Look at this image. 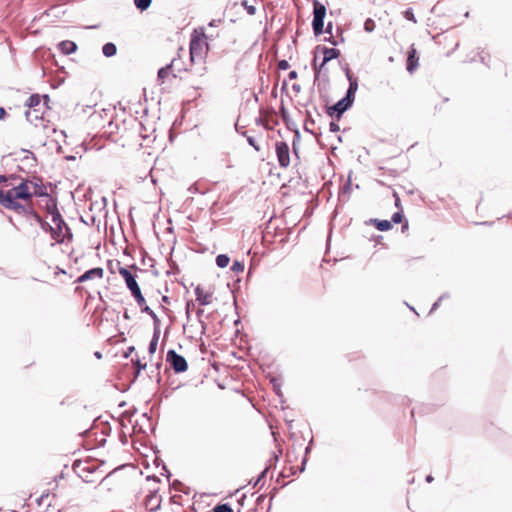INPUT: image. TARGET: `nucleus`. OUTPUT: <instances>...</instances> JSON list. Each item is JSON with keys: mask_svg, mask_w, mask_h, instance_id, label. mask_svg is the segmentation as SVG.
Masks as SVG:
<instances>
[{"mask_svg": "<svg viewBox=\"0 0 512 512\" xmlns=\"http://www.w3.org/2000/svg\"><path fill=\"white\" fill-rule=\"evenodd\" d=\"M118 272L125 280L126 286L135 298L137 304L142 306L145 303V298L142 295L141 289L135 279V276L130 272L129 269L125 267H119Z\"/></svg>", "mask_w": 512, "mask_h": 512, "instance_id": "nucleus-1", "label": "nucleus"}, {"mask_svg": "<svg viewBox=\"0 0 512 512\" xmlns=\"http://www.w3.org/2000/svg\"><path fill=\"white\" fill-rule=\"evenodd\" d=\"M208 39L209 36L202 33L201 36L192 35L190 41V58L191 61H195L196 58L202 59L208 50V44L203 41V39Z\"/></svg>", "mask_w": 512, "mask_h": 512, "instance_id": "nucleus-2", "label": "nucleus"}, {"mask_svg": "<svg viewBox=\"0 0 512 512\" xmlns=\"http://www.w3.org/2000/svg\"><path fill=\"white\" fill-rule=\"evenodd\" d=\"M37 220L40 222L43 229L49 228L52 238L58 242H62L66 236L72 237L70 228L63 220V224L56 223L54 226L49 225L47 222H42L41 218L36 215Z\"/></svg>", "mask_w": 512, "mask_h": 512, "instance_id": "nucleus-3", "label": "nucleus"}, {"mask_svg": "<svg viewBox=\"0 0 512 512\" xmlns=\"http://www.w3.org/2000/svg\"><path fill=\"white\" fill-rule=\"evenodd\" d=\"M166 361L169 363L175 373H183L188 369V363L186 359L173 349L168 350Z\"/></svg>", "mask_w": 512, "mask_h": 512, "instance_id": "nucleus-4", "label": "nucleus"}, {"mask_svg": "<svg viewBox=\"0 0 512 512\" xmlns=\"http://www.w3.org/2000/svg\"><path fill=\"white\" fill-rule=\"evenodd\" d=\"M354 100L345 95L341 100L327 108V114L340 119L342 115L353 105Z\"/></svg>", "mask_w": 512, "mask_h": 512, "instance_id": "nucleus-5", "label": "nucleus"}, {"mask_svg": "<svg viewBox=\"0 0 512 512\" xmlns=\"http://www.w3.org/2000/svg\"><path fill=\"white\" fill-rule=\"evenodd\" d=\"M13 189H9L7 191H0V203L7 209H12L15 211H19L24 209V207L18 203V197L15 195Z\"/></svg>", "mask_w": 512, "mask_h": 512, "instance_id": "nucleus-6", "label": "nucleus"}, {"mask_svg": "<svg viewBox=\"0 0 512 512\" xmlns=\"http://www.w3.org/2000/svg\"><path fill=\"white\" fill-rule=\"evenodd\" d=\"M276 155L279 165L286 168L290 164L289 146L286 142L280 141L276 143Z\"/></svg>", "mask_w": 512, "mask_h": 512, "instance_id": "nucleus-7", "label": "nucleus"}, {"mask_svg": "<svg viewBox=\"0 0 512 512\" xmlns=\"http://www.w3.org/2000/svg\"><path fill=\"white\" fill-rule=\"evenodd\" d=\"M160 506V496H158L157 491H151L145 498V507L151 512H156L160 509Z\"/></svg>", "mask_w": 512, "mask_h": 512, "instance_id": "nucleus-8", "label": "nucleus"}, {"mask_svg": "<svg viewBox=\"0 0 512 512\" xmlns=\"http://www.w3.org/2000/svg\"><path fill=\"white\" fill-rule=\"evenodd\" d=\"M320 127L316 119H304V131L314 137L320 143Z\"/></svg>", "mask_w": 512, "mask_h": 512, "instance_id": "nucleus-9", "label": "nucleus"}, {"mask_svg": "<svg viewBox=\"0 0 512 512\" xmlns=\"http://www.w3.org/2000/svg\"><path fill=\"white\" fill-rule=\"evenodd\" d=\"M104 270L101 267H95L85 271L82 275L77 278L78 283H83L93 278L101 279L103 277Z\"/></svg>", "mask_w": 512, "mask_h": 512, "instance_id": "nucleus-10", "label": "nucleus"}, {"mask_svg": "<svg viewBox=\"0 0 512 512\" xmlns=\"http://www.w3.org/2000/svg\"><path fill=\"white\" fill-rule=\"evenodd\" d=\"M312 28L315 36L320 35V1L313 0V20Z\"/></svg>", "mask_w": 512, "mask_h": 512, "instance_id": "nucleus-11", "label": "nucleus"}, {"mask_svg": "<svg viewBox=\"0 0 512 512\" xmlns=\"http://www.w3.org/2000/svg\"><path fill=\"white\" fill-rule=\"evenodd\" d=\"M416 55V49L414 48V46H411L407 56V71L409 73H413L414 70L418 67V57Z\"/></svg>", "mask_w": 512, "mask_h": 512, "instance_id": "nucleus-12", "label": "nucleus"}, {"mask_svg": "<svg viewBox=\"0 0 512 512\" xmlns=\"http://www.w3.org/2000/svg\"><path fill=\"white\" fill-rule=\"evenodd\" d=\"M12 189L16 193V197H18L19 199L27 200L30 199L32 196V193L29 191V186L27 182H22Z\"/></svg>", "mask_w": 512, "mask_h": 512, "instance_id": "nucleus-13", "label": "nucleus"}, {"mask_svg": "<svg viewBox=\"0 0 512 512\" xmlns=\"http://www.w3.org/2000/svg\"><path fill=\"white\" fill-rule=\"evenodd\" d=\"M346 76H347V79L349 81V87H348L345 95H347L350 98H352L353 100H355V94H356V91L358 89V81H357V79L355 77H353L350 74V71H349L348 68L346 69Z\"/></svg>", "mask_w": 512, "mask_h": 512, "instance_id": "nucleus-14", "label": "nucleus"}, {"mask_svg": "<svg viewBox=\"0 0 512 512\" xmlns=\"http://www.w3.org/2000/svg\"><path fill=\"white\" fill-rule=\"evenodd\" d=\"M195 295H196L197 301L201 305H209L211 303L212 293L204 292L200 286H197L195 288Z\"/></svg>", "mask_w": 512, "mask_h": 512, "instance_id": "nucleus-15", "label": "nucleus"}, {"mask_svg": "<svg viewBox=\"0 0 512 512\" xmlns=\"http://www.w3.org/2000/svg\"><path fill=\"white\" fill-rule=\"evenodd\" d=\"M322 67L330 60L336 59L340 52L336 48H322Z\"/></svg>", "mask_w": 512, "mask_h": 512, "instance_id": "nucleus-16", "label": "nucleus"}, {"mask_svg": "<svg viewBox=\"0 0 512 512\" xmlns=\"http://www.w3.org/2000/svg\"><path fill=\"white\" fill-rule=\"evenodd\" d=\"M58 48L60 49V51L65 54V55H69V54H72L74 53L76 50H77V45L75 42L73 41H70V40H64V41H61L59 44H58Z\"/></svg>", "mask_w": 512, "mask_h": 512, "instance_id": "nucleus-17", "label": "nucleus"}, {"mask_svg": "<svg viewBox=\"0 0 512 512\" xmlns=\"http://www.w3.org/2000/svg\"><path fill=\"white\" fill-rule=\"evenodd\" d=\"M325 15H326V8H325V6L322 4V34H323V33H327V34H329V35H330V36H329V38H328V37H324L323 41H329L332 45H337V42L332 40V32H331V30H332V23H331V22H329V23L327 24L326 29H325V30L323 29V27H324V18H325Z\"/></svg>", "mask_w": 512, "mask_h": 512, "instance_id": "nucleus-18", "label": "nucleus"}, {"mask_svg": "<svg viewBox=\"0 0 512 512\" xmlns=\"http://www.w3.org/2000/svg\"><path fill=\"white\" fill-rule=\"evenodd\" d=\"M102 53L106 57H112L117 53V47L114 43L108 42L103 45L102 47Z\"/></svg>", "mask_w": 512, "mask_h": 512, "instance_id": "nucleus-19", "label": "nucleus"}, {"mask_svg": "<svg viewBox=\"0 0 512 512\" xmlns=\"http://www.w3.org/2000/svg\"><path fill=\"white\" fill-rule=\"evenodd\" d=\"M372 222L379 231H388L392 228V223L388 220L373 219Z\"/></svg>", "mask_w": 512, "mask_h": 512, "instance_id": "nucleus-20", "label": "nucleus"}, {"mask_svg": "<svg viewBox=\"0 0 512 512\" xmlns=\"http://www.w3.org/2000/svg\"><path fill=\"white\" fill-rule=\"evenodd\" d=\"M49 213L51 215V222L53 223V225L56 223L63 224V218L58 209L56 208V206H54L52 209H49Z\"/></svg>", "mask_w": 512, "mask_h": 512, "instance_id": "nucleus-21", "label": "nucleus"}, {"mask_svg": "<svg viewBox=\"0 0 512 512\" xmlns=\"http://www.w3.org/2000/svg\"><path fill=\"white\" fill-rule=\"evenodd\" d=\"M320 51V46H316L315 49H314V53H315V56H314V60H313V67H314V73H315V84L317 83L319 77H320V67L317 65V55H318V52Z\"/></svg>", "mask_w": 512, "mask_h": 512, "instance_id": "nucleus-22", "label": "nucleus"}, {"mask_svg": "<svg viewBox=\"0 0 512 512\" xmlns=\"http://www.w3.org/2000/svg\"><path fill=\"white\" fill-rule=\"evenodd\" d=\"M230 262V258L226 255V254H219L217 257H216V265L219 267V268H225L228 266Z\"/></svg>", "mask_w": 512, "mask_h": 512, "instance_id": "nucleus-23", "label": "nucleus"}, {"mask_svg": "<svg viewBox=\"0 0 512 512\" xmlns=\"http://www.w3.org/2000/svg\"><path fill=\"white\" fill-rule=\"evenodd\" d=\"M135 7L140 11L147 10L152 3V0H133Z\"/></svg>", "mask_w": 512, "mask_h": 512, "instance_id": "nucleus-24", "label": "nucleus"}, {"mask_svg": "<svg viewBox=\"0 0 512 512\" xmlns=\"http://www.w3.org/2000/svg\"><path fill=\"white\" fill-rule=\"evenodd\" d=\"M141 307V311L143 313H146L148 314L152 319H153V323H159L160 322V319L158 318V316L155 314V312L150 309L149 306H147L145 303L140 306Z\"/></svg>", "mask_w": 512, "mask_h": 512, "instance_id": "nucleus-25", "label": "nucleus"}, {"mask_svg": "<svg viewBox=\"0 0 512 512\" xmlns=\"http://www.w3.org/2000/svg\"><path fill=\"white\" fill-rule=\"evenodd\" d=\"M319 117H320V113L318 112L316 106H313L312 110L309 109V108L306 109V117H305V119H316V122H318Z\"/></svg>", "mask_w": 512, "mask_h": 512, "instance_id": "nucleus-26", "label": "nucleus"}, {"mask_svg": "<svg viewBox=\"0 0 512 512\" xmlns=\"http://www.w3.org/2000/svg\"><path fill=\"white\" fill-rule=\"evenodd\" d=\"M173 62L174 61H172L170 64L166 65L165 67H162V68L159 69V71H158V78L159 79L163 80V79H165L168 76L169 71H170V69H171V67L173 65Z\"/></svg>", "mask_w": 512, "mask_h": 512, "instance_id": "nucleus-27", "label": "nucleus"}, {"mask_svg": "<svg viewBox=\"0 0 512 512\" xmlns=\"http://www.w3.org/2000/svg\"><path fill=\"white\" fill-rule=\"evenodd\" d=\"M403 218H404L403 209H398V211L392 215L391 222H393L395 224H399L402 222Z\"/></svg>", "mask_w": 512, "mask_h": 512, "instance_id": "nucleus-28", "label": "nucleus"}, {"mask_svg": "<svg viewBox=\"0 0 512 512\" xmlns=\"http://www.w3.org/2000/svg\"><path fill=\"white\" fill-rule=\"evenodd\" d=\"M41 99L39 95H31L28 99L27 105L31 108L36 107L40 104Z\"/></svg>", "mask_w": 512, "mask_h": 512, "instance_id": "nucleus-29", "label": "nucleus"}, {"mask_svg": "<svg viewBox=\"0 0 512 512\" xmlns=\"http://www.w3.org/2000/svg\"><path fill=\"white\" fill-rule=\"evenodd\" d=\"M213 512H233V509L229 504H219L214 509Z\"/></svg>", "mask_w": 512, "mask_h": 512, "instance_id": "nucleus-30", "label": "nucleus"}, {"mask_svg": "<svg viewBox=\"0 0 512 512\" xmlns=\"http://www.w3.org/2000/svg\"><path fill=\"white\" fill-rule=\"evenodd\" d=\"M231 270L233 272H236V273H239V272H243L244 271V264L240 261H234L232 266H231Z\"/></svg>", "mask_w": 512, "mask_h": 512, "instance_id": "nucleus-31", "label": "nucleus"}, {"mask_svg": "<svg viewBox=\"0 0 512 512\" xmlns=\"http://www.w3.org/2000/svg\"><path fill=\"white\" fill-rule=\"evenodd\" d=\"M364 29H365L366 32H369V33L374 31V29H375V22L372 19L368 18L364 22Z\"/></svg>", "mask_w": 512, "mask_h": 512, "instance_id": "nucleus-32", "label": "nucleus"}, {"mask_svg": "<svg viewBox=\"0 0 512 512\" xmlns=\"http://www.w3.org/2000/svg\"><path fill=\"white\" fill-rule=\"evenodd\" d=\"M134 366H135V369H136L135 378H137L138 375L140 374L141 370L146 368V364H141L140 360L137 359L134 362Z\"/></svg>", "mask_w": 512, "mask_h": 512, "instance_id": "nucleus-33", "label": "nucleus"}, {"mask_svg": "<svg viewBox=\"0 0 512 512\" xmlns=\"http://www.w3.org/2000/svg\"><path fill=\"white\" fill-rule=\"evenodd\" d=\"M242 5L245 7L249 15H254L256 13V7L253 5H249L247 1H243Z\"/></svg>", "mask_w": 512, "mask_h": 512, "instance_id": "nucleus-34", "label": "nucleus"}, {"mask_svg": "<svg viewBox=\"0 0 512 512\" xmlns=\"http://www.w3.org/2000/svg\"><path fill=\"white\" fill-rule=\"evenodd\" d=\"M404 17L407 20L416 23V19H415L414 13H413V10L411 8H408L407 10H405Z\"/></svg>", "mask_w": 512, "mask_h": 512, "instance_id": "nucleus-35", "label": "nucleus"}, {"mask_svg": "<svg viewBox=\"0 0 512 512\" xmlns=\"http://www.w3.org/2000/svg\"><path fill=\"white\" fill-rule=\"evenodd\" d=\"M153 324H154V332H153L152 339L158 341L159 337H160V322L159 323H153Z\"/></svg>", "mask_w": 512, "mask_h": 512, "instance_id": "nucleus-36", "label": "nucleus"}, {"mask_svg": "<svg viewBox=\"0 0 512 512\" xmlns=\"http://www.w3.org/2000/svg\"><path fill=\"white\" fill-rule=\"evenodd\" d=\"M157 344H158V341L157 340H153L151 339L150 343H149V346H148V352L150 354H154L156 352V349H157Z\"/></svg>", "mask_w": 512, "mask_h": 512, "instance_id": "nucleus-37", "label": "nucleus"}, {"mask_svg": "<svg viewBox=\"0 0 512 512\" xmlns=\"http://www.w3.org/2000/svg\"><path fill=\"white\" fill-rule=\"evenodd\" d=\"M288 68H289V62L287 60L283 59L278 62L279 70H286Z\"/></svg>", "mask_w": 512, "mask_h": 512, "instance_id": "nucleus-38", "label": "nucleus"}, {"mask_svg": "<svg viewBox=\"0 0 512 512\" xmlns=\"http://www.w3.org/2000/svg\"><path fill=\"white\" fill-rule=\"evenodd\" d=\"M393 197L395 198V206L398 208V209H403L402 208V205H401V201H400V198L397 194V192H394L393 193Z\"/></svg>", "mask_w": 512, "mask_h": 512, "instance_id": "nucleus-39", "label": "nucleus"}, {"mask_svg": "<svg viewBox=\"0 0 512 512\" xmlns=\"http://www.w3.org/2000/svg\"><path fill=\"white\" fill-rule=\"evenodd\" d=\"M222 23V19H213L209 22L210 27H218Z\"/></svg>", "mask_w": 512, "mask_h": 512, "instance_id": "nucleus-40", "label": "nucleus"}, {"mask_svg": "<svg viewBox=\"0 0 512 512\" xmlns=\"http://www.w3.org/2000/svg\"><path fill=\"white\" fill-rule=\"evenodd\" d=\"M340 130V127L337 123H335L334 121H331L330 122V131L331 132H338Z\"/></svg>", "mask_w": 512, "mask_h": 512, "instance_id": "nucleus-41", "label": "nucleus"}, {"mask_svg": "<svg viewBox=\"0 0 512 512\" xmlns=\"http://www.w3.org/2000/svg\"><path fill=\"white\" fill-rule=\"evenodd\" d=\"M192 306H194L193 301H188V302L186 303V316H187V318H189V317H190V311H191V307H192Z\"/></svg>", "mask_w": 512, "mask_h": 512, "instance_id": "nucleus-42", "label": "nucleus"}, {"mask_svg": "<svg viewBox=\"0 0 512 512\" xmlns=\"http://www.w3.org/2000/svg\"><path fill=\"white\" fill-rule=\"evenodd\" d=\"M442 301H439V298L437 299V301H435L430 309V314L433 313L439 306H440V303Z\"/></svg>", "mask_w": 512, "mask_h": 512, "instance_id": "nucleus-43", "label": "nucleus"}, {"mask_svg": "<svg viewBox=\"0 0 512 512\" xmlns=\"http://www.w3.org/2000/svg\"><path fill=\"white\" fill-rule=\"evenodd\" d=\"M288 77H289L290 80L296 79L297 78V72L296 71H290L289 74H288Z\"/></svg>", "mask_w": 512, "mask_h": 512, "instance_id": "nucleus-44", "label": "nucleus"}, {"mask_svg": "<svg viewBox=\"0 0 512 512\" xmlns=\"http://www.w3.org/2000/svg\"><path fill=\"white\" fill-rule=\"evenodd\" d=\"M248 143L253 146L256 150H259V148L255 145V140L252 137L248 138Z\"/></svg>", "mask_w": 512, "mask_h": 512, "instance_id": "nucleus-45", "label": "nucleus"}, {"mask_svg": "<svg viewBox=\"0 0 512 512\" xmlns=\"http://www.w3.org/2000/svg\"><path fill=\"white\" fill-rule=\"evenodd\" d=\"M448 298H450V294L448 292H445L439 297V301H443L444 299Z\"/></svg>", "mask_w": 512, "mask_h": 512, "instance_id": "nucleus-46", "label": "nucleus"}, {"mask_svg": "<svg viewBox=\"0 0 512 512\" xmlns=\"http://www.w3.org/2000/svg\"><path fill=\"white\" fill-rule=\"evenodd\" d=\"M6 116V111L4 108L0 107V120L4 119Z\"/></svg>", "mask_w": 512, "mask_h": 512, "instance_id": "nucleus-47", "label": "nucleus"}, {"mask_svg": "<svg viewBox=\"0 0 512 512\" xmlns=\"http://www.w3.org/2000/svg\"><path fill=\"white\" fill-rule=\"evenodd\" d=\"M305 463H306V457H303V459H302V465H301V468H300V471H301V472H302V471H304V469H305Z\"/></svg>", "mask_w": 512, "mask_h": 512, "instance_id": "nucleus-48", "label": "nucleus"}, {"mask_svg": "<svg viewBox=\"0 0 512 512\" xmlns=\"http://www.w3.org/2000/svg\"><path fill=\"white\" fill-rule=\"evenodd\" d=\"M350 188V182H348L343 188H342V193H346L347 190H349Z\"/></svg>", "mask_w": 512, "mask_h": 512, "instance_id": "nucleus-49", "label": "nucleus"}, {"mask_svg": "<svg viewBox=\"0 0 512 512\" xmlns=\"http://www.w3.org/2000/svg\"><path fill=\"white\" fill-rule=\"evenodd\" d=\"M425 480H426V482L431 483L434 480V478L431 475H428V476H426Z\"/></svg>", "mask_w": 512, "mask_h": 512, "instance_id": "nucleus-50", "label": "nucleus"}, {"mask_svg": "<svg viewBox=\"0 0 512 512\" xmlns=\"http://www.w3.org/2000/svg\"><path fill=\"white\" fill-rule=\"evenodd\" d=\"M203 312H204V310H203V309H199V310L197 311V315H198V317H200V316L203 314Z\"/></svg>", "mask_w": 512, "mask_h": 512, "instance_id": "nucleus-51", "label": "nucleus"}, {"mask_svg": "<svg viewBox=\"0 0 512 512\" xmlns=\"http://www.w3.org/2000/svg\"><path fill=\"white\" fill-rule=\"evenodd\" d=\"M30 116H31V112H27L26 117H27V120H29V121H31Z\"/></svg>", "mask_w": 512, "mask_h": 512, "instance_id": "nucleus-52", "label": "nucleus"}, {"mask_svg": "<svg viewBox=\"0 0 512 512\" xmlns=\"http://www.w3.org/2000/svg\"><path fill=\"white\" fill-rule=\"evenodd\" d=\"M95 356H96L97 358H101V357H102V355H101V353H100V352H95Z\"/></svg>", "mask_w": 512, "mask_h": 512, "instance_id": "nucleus-53", "label": "nucleus"}, {"mask_svg": "<svg viewBox=\"0 0 512 512\" xmlns=\"http://www.w3.org/2000/svg\"><path fill=\"white\" fill-rule=\"evenodd\" d=\"M293 150H294L295 154H297V149H296L295 142L293 143Z\"/></svg>", "mask_w": 512, "mask_h": 512, "instance_id": "nucleus-54", "label": "nucleus"}, {"mask_svg": "<svg viewBox=\"0 0 512 512\" xmlns=\"http://www.w3.org/2000/svg\"><path fill=\"white\" fill-rule=\"evenodd\" d=\"M162 300H163L164 302H168V297H167V296H163Z\"/></svg>", "mask_w": 512, "mask_h": 512, "instance_id": "nucleus-55", "label": "nucleus"}, {"mask_svg": "<svg viewBox=\"0 0 512 512\" xmlns=\"http://www.w3.org/2000/svg\"><path fill=\"white\" fill-rule=\"evenodd\" d=\"M148 479H153L155 481H158V478L156 476H153V477H148Z\"/></svg>", "mask_w": 512, "mask_h": 512, "instance_id": "nucleus-56", "label": "nucleus"}, {"mask_svg": "<svg viewBox=\"0 0 512 512\" xmlns=\"http://www.w3.org/2000/svg\"><path fill=\"white\" fill-rule=\"evenodd\" d=\"M124 317H125L126 319H129V318H130V317H129V314H128L127 312H125V313H124Z\"/></svg>", "mask_w": 512, "mask_h": 512, "instance_id": "nucleus-57", "label": "nucleus"}, {"mask_svg": "<svg viewBox=\"0 0 512 512\" xmlns=\"http://www.w3.org/2000/svg\"><path fill=\"white\" fill-rule=\"evenodd\" d=\"M295 138H299V132L298 131H296V133H295Z\"/></svg>", "mask_w": 512, "mask_h": 512, "instance_id": "nucleus-58", "label": "nucleus"}, {"mask_svg": "<svg viewBox=\"0 0 512 512\" xmlns=\"http://www.w3.org/2000/svg\"><path fill=\"white\" fill-rule=\"evenodd\" d=\"M293 88L299 90V87L297 85H293Z\"/></svg>", "mask_w": 512, "mask_h": 512, "instance_id": "nucleus-59", "label": "nucleus"}, {"mask_svg": "<svg viewBox=\"0 0 512 512\" xmlns=\"http://www.w3.org/2000/svg\"><path fill=\"white\" fill-rule=\"evenodd\" d=\"M133 350H134V347H130V348L128 349V352H131V351H133Z\"/></svg>", "mask_w": 512, "mask_h": 512, "instance_id": "nucleus-60", "label": "nucleus"}, {"mask_svg": "<svg viewBox=\"0 0 512 512\" xmlns=\"http://www.w3.org/2000/svg\"><path fill=\"white\" fill-rule=\"evenodd\" d=\"M133 350H134V347H130V348L128 349V352H131V351H133Z\"/></svg>", "mask_w": 512, "mask_h": 512, "instance_id": "nucleus-61", "label": "nucleus"}, {"mask_svg": "<svg viewBox=\"0 0 512 512\" xmlns=\"http://www.w3.org/2000/svg\"><path fill=\"white\" fill-rule=\"evenodd\" d=\"M309 451V446L305 447V452L307 453Z\"/></svg>", "mask_w": 512, "mask_h": 512, "instance_id": "nucleus-62", "label": "nucleus"}]
</instances>
